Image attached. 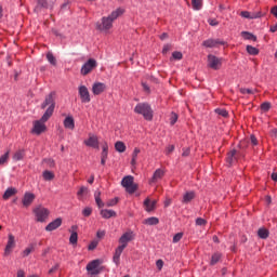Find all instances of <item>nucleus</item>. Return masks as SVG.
Wrapping results in <instances>:
<instances>
[{"mask_svg": "<svg viewBox=\"0 0 277 277\" xmlns=\"http://www.w3.org/2000/svg\"><path fill=\"white\" fill-rule=\"evenodd\" d=\"M43 179L44 181H53L55 179V174H53L51 171H44Z\"/></svg>", "mask_w": 277, "mask_h": 277, "instance_id": "72a5a7b5", "label": "nucleus"}, {"mask_svg": "<svg viewBox=\"0 0 277 277\" xmlns=\"http://www.w3.org/2000/svg\"><path fill=\"white\" fill-rule=\"evenodd\" d=\"M38 8H49V1L48 0H36Z\"/></svg>", "mask_w": 277, "mask_h": 277, "instance_id": "79ce46f5", "label": "nucleus"}, {"mask_svg": "<svg viewBox=\"0 0 277 277\" xmlns=\"http://www.w3.org/2000/svg\"><path fill=\"white\" fill-rule=\"evenodd\" d=\"M135 114H140L145 120H153V108L146 103H140L134 108Z\"/></svg>", "mask_w": 277, "mask_h": 277, "instance_id": "20e7f679", "label": "nucleus"}, {"mask_svg": "<svg viewBox=\"0 0 277 277\" xmlns=\"http://www.w3.org/2000/svg\"><path fill=\"white\" fill-rule=\"evenodd\" d=\"M47 60L48 62L52 65V66H57V60L55 58V56L53 55V53L49 52L47 54Z\"/></svg>", "mask_w": 277, "mask_h": 277, "instance_id": "2f4dec72", "label": "nucleus"}, {"mask_svg": "<svg viewBox=\"0 0 277 277\" xmlns=\"http://www.w3.org/2000/svg\"><path fill=\"white\" fill-rule=\"evenodd\" d=\"M217 44L224 45L225 42L221 41L220 39H208L202 42V45L206 47L207 49H214V47H217Z\"/></svg>", "mask_w": 277, "mask_h": 277, "instance_id": "2eb2a0df", "label": "nucleus"}, {"mask_svg": "<svg viewBox=\"0 0 277 277\" xmlns=\"http://www.w3.org/2000/svg\"><path fill=\"white\" fill-rule=\"evenodd\" d=\"M237 161V149H233L227 154V163L233 166Z\"/></svg>", "mask_w": 277, "mask_h": 277, "instance_id": "aec40b11", "label": "nucleus"}, {"mask_svg": "<svg viewBox=\"0 0 277 277\" xmlns=\"http://www.w3.org/2000/svg\"><path fill=\"white\" fill-rule=\"evenodd\" d=\"M183 239V233H177L173 236V243H179Z\"/></svg>", "mask_w": 277, "mask_h": 277, "instance_id": "a18cd8bd", "label": "nucleus"}, {"mask_svg": "<svg viewBox=\"0 0 277 277\" xmlns=\"http://www.w3.org/2000/svg\"><path fill=\"white\" fill-rule=\"evenodd\" d=\"M60 226H62V219H55L47 225L45 230H48V233H51L53 230H56V228H60Z\"/></svg>", "mask_w": 277, "mask_h": 277, "instance_id": "dca6fc26", "label": "nucleus"}, {"mask_svg": "<svg viewBox=\"0 0 277 277\" xmlns=\"http://www.w3.org/2000/svg\"><path fill=\"white\" fill-rule=\"evenodd\" d=\"M95 202L100 209H103L105 207V203L101 199V190H96L94 194Z\"/></svg>", "mask_w": 277, "mask_h": 277, "instance_id": "393cba45", "label": "nucleus"}, {"mask_svg": "<svg viewBox=\"0 0 277 277\" xmlns=\"http://www.w3.org/2000/svg\"><path fill=\"white\" fill-rule=\"evenodd\" d=\"M16 247V240L14 238V235L9 234V240L4 249V256H10L12 254V250Z\"/></svg>", "mask_w": 277, "mask_h": 277, "instance_id": "9d476101", "label": "nucleus"}, {"mask_svg": "<svg viewBox=\"0 0 277 277\" xmlns=\"http://www.w3.org/2000/svg\"><path fill=\"white\" fill-rule=\"evenodd\" d=\"M108 150H109V146L107 145V143H104L102 147V153H108Z\"/></svg>", "mask_w": 277, "mask_h": 277, "instance_id": "e2e57ef3", "label": "nucleus"}, {"mask_svg": "<svg viewBox=\"0 0 277 277\" xmlns=\"http://www.w3.org/2000/svg\"><path fill=\"white\" fill-rule=\"evenodd\" d=\"M122 187H124L128 194H135L137 192V184L133 183V176H124L121 181Z\"/></svg>", "mask_w": 277, "mask_h": 277, "instance_id": "39448f33", "label": "nucleus"}, {"mask_svg": "<svg viewBox=\"0 0 277 277\" xmlns=\"http://www.w3.org/2000/svg\"><path fill=\"white\" fill-rule=\"evenodd\" d=\"M215 114H219V116H222L223 118H226L228 116V111L226 109L216 108Z\"/></svg>", "mask_w": 277, "mask_h": 277, "instance_id": "c03bdc74", "label": "nucleus"}, {"mask_svg": "<svg viewBox=\"0 0 277 277\" xmlns=\"http://www.w3.org/2000/svg\"><path fill=\"white\" fill-rule=\"evenodd\" d=\"M189 153H190L189 148L183 149L182 157H189Z\"/></svg>", "mask_w": 277, "mask_h": 277, "instance_id": "052dcab7", "label": "nucleus"}, {"mask_svg": "<svg viewBox=\"0 0 277 277\" xmlns=\"http://www.w3.org/2000/svg\"><path fill=\"white\" fill-rule=\"evenodd\" d=\"M123 14L124 10L120 8L113 11L108 16L102 17V22L96 24V29H98V31H109V29L114 27V21Z\"/></svg>", "mask_w": 277, "mask_h": 277, "instance_id": "f03ea898", "label": "nucleus"}, {"mask_svg": "<svg viewBox=\"0 0 277 277\" xmlns=\"http://www.w3.org/2000/svg\"><path fill=\"white\" fill-rule=\"evenodd\" d=\"M17 277H25V271L19 269V271L17 272Z\"/></svg>", "mask_w": 277, "mask_h": 277, "instance_id": "69168bd1", "label": "nucleus"}, {"mask_svg": "<svg viewBox=\"0 0 277 277\" xmlns=\"http://www.w3.org/2000/svg\"><path fill=\"white\" fill-rule=\"evenodd\" d=\"M157 205V201H150L149 198L145 199L144 201V207H145V210L150 213V211H155V207Z\"/></svg>", "mask_w": 277, "mask_h": 277, "instance_id": "6ab92c4d", "label": "nucleus"}, {"mask_svg": "<svg viewBox=\"0 0 277 277\" xmlns=\"http://www.w3.org/2000/svg\"><path fill=\"white\" fill-rule=\"evenodd\" d=\"M258 236L260 237V239H267V237H269V230L265 228H260L258 230Z\"/></svg>", "mask_w": 277, "mask_h": 277, "instance_id": "c85d7f7f", "label": "nucleus"}, {"mask_svg": "<svg viewBox=\"0 0 277 277\" xmlns=\"http://www.w3.org/2000/svg\"><path fill=\"white\" fill-rule=\"evenodd\" d=\"M34 213L37 217V222H45L47 217H49V209L39 206L34 210Z\"/></svg>", "mask_w": 277, "mask_h": 277, "instance_id": "6e6552de", "label": "nucleus"}, {"mask_svg": "<svg viewBox=\"0 0 277 277\" xmlns=\"http://www.w3.org/2000/svg\"><path fill=\"white\" fill-rule=\"evenodd\" d=\"M9 159H10V151H6L4 155L0 157V166H3V163H8Z\"/></svg>", "mask_w": 277, "mask_h": 277, "instance_id": "ea45409f", "label": "nucleus"}, {"mask_svg": "<svg viewBox=\"0 0 277 277\" xmlns=\"http://www.w3.org/2000/svg\"><path fill=\"white\" fill-rule=\"evenodd\" d=\"M137 155H140V148L135 147L132 153V158L137 159Z\"/></svg>", "mask_w": 277, "mask_h": 277, "instance_id": "13d9d810", "label": "nucleus"}, {"mask_svg": "<svg viewBox=\"0 0 277 277\" xmlns=\"http://www.w3.org/2000/svg\"><path fill=\"white\" fill-rule=\"evenodd\" d=\"M156 266L158 267V269H162L163 268V260H158L156 262Z\"/></svg>", "mask_w": 277, "mask_h": 277, "instance_id": "bf43d9fd", "label": "nucleus"}, {"mask_svg": "<svg viewBox=\"0 0 277 277\" xmlns=\"http://www.w3.org/2000/svg\"><path fill=\"white\" fill-rule=\"evenodd\" d=\"M96 66V60L90 58L87 63L82 65L80 72L81 75H83V77H85V75H90V72H92V70H94Z\"/></svg>", "mask_w": 277, "mask_h": 277, "instance_id": "0eeeda50", "label": "nucleus"}, {"mask_svg": "<svg viewBox=\"0 0 277 277\" xmlns=\"http://www.w3.org/2000/svg\"><path fill=\"white\" fill-rule=\"evenodd\" d=\"M239 92L242 93V94H254V90L246 89V88H240Z\"/></svg>", "mask_w": 277, "mask_h": 277, "instance_id": "49530a36", "label": "nucleus"}, {"mask_svg": "<svg viewBox=\"0 0 277 277\" xmlns=\"http://www.w3.org/2000/svg\"><path fill=\"white\" fill-rule=\"evenodd\" d=\"M196 225L197 226H206L207 225V220L202 219V217H198L196 220Z\"/></svg>", "mask_w": 277, "mask_h": 277, "instance_id": "09e8293b", "label": "nucleus"}, {"mask_svg": "<svg viewBox=\"0 0 277 277\" xmlns=\"http://www.w3.org/2000/svg\"><path fill=\"white\" fill-rule=\"evenodd\" d=\"M101 215L104 220H109V217H116V211L104 209L101 210Z\"/></svg>", "mask_w": 277, "mask_h": 277, "instance_id": "412c9836", "label": "nucleus"}, {"mask_svg": "<svg viewBox=\"0 0 277 277\" xmlns=\"http://www.w3.org/2000/svg\"><path fill=\"white\" fill-rule=\"evenodd\" d=\"M241 36H242V38H245V40H253V42H256V36H254L251 32L242 31Z\"/></svg>", "mask_w": 277, "mask_h": 277, "instance_id": "7c9ffc66", "label": "nucleus"}, {"mask_svg": "<svg viewBox=\"0 0 277 277\" xmlns=\"http://www.w3.org/2000/svg\"><path fill=\"white\" fill-rule=\"evenodd\" d=\"M208 66L212 68V70H220L222 66V58H219L215 55L209 54L208 55Z\"/></svg>", "mask_w": 277, "mask_h": 277, "instance_id": "1a4fd4ad", "label": "nucleus"}, {"mask_svg": "<svg viewBox=\"0 0 277 277\" xmlns=\"http://www.w3.org/2000/svg\"><path fill=\"white\" fill-rule=\"evenodd\" d=\"M96 237H98V239H103V237H105V232L98 230V232L96 233Z\"/></svg>", "mask_w": 277, "mask_h": 277, "instance_id": "680f3d73", "label": "nucleus"}, {"mask_svg": "<svg viewBox=\"0 0 277 277\" xmlns=\"http://www.w3.org/2000/svg\"><path fill=\"white\" fill-rule=\"evenodd\" d=\"M25 157V151L18 150L14 154L13 159L14 161H21Z\"/></svg>", "mask_w": 277, "mask_h": 277, "instance_id": "f704fd0d", "label": "nucleus"}, {"mask_svg": "<svg viewBox=\"0 0 277 277\" xmlns=\"http://www.w3.org/2000/svg\"><path fill=\"white\" fill-rule=\"evenodd\" d=\"M64 127L65 129H75V119L72 117H66L64 120Z\"/></svg>", "mask_w": 277, "mask_h": 277, "instance_id": "5701e85b", "label": "nucleus"}, {"mask_svg": "<svg viewBox=\"0 0 277 277\" xmlns=\"http://www.w3.org/2000/svg\"><path fill=\"white\" fill-rule=\"evenodd\" d=\"M115 148L117 153H124L127 150V145H124V142L118 141L115 143Z\"/></svg>", "mask_w": 277, "mask_h": 277, "instance_id": "a878e982", "label": "nucleus"}, {"mask_svg": "<svg viewBox=\"0 0 277 277\" xmlns=\"http://www.w3.org/2000/svg\"><path fill=\"white\" fill-rule=\"evenodd\" d=\"M84 144L90 148H96L98 150V136L94 134H89V138L84 140Z\"/></svg>", "mask_w": 277, "mask_h": 277, "instance_id": "ddd939ff", "label": "nucleus"}, {"mask_svg": "<svg viewBox=\"0 0 277 277\" xmlns=\"http://www.w3.org/2000/svg\"><path fill=\"white\" fill-rule=\"evenodd\" d=\"M16 194H18V190L14 187H10L4 192L2 198L3 200H10V198H12V196H16Z\"/></svg>", "mask_w": 277, "mask_h": 277, "instance_id": "a211bd4d", "label": "nucleus"}, {"mask_svg": "<svg viewBox=\"0 0 277 277\" xmlns=\"http://www.w3.org/2000/svg\"><path fill=\"white\" fill-rule=\"evenodd\" d=\"M133 239H135V235L133 234V232H126L119 238L120 246L115 250V254L113 258V261L114 263H116V265L120 264V256L122 252H124V248H127V246H129V242L133 241Z\"/></svg>", "mask_w": 277, "mask_h": 277, "instance_id": "7ed1b4c3", "label": "nucleus"}, {"mask_svg": "<svg viewBox=\"0 0 277 277\" xmlns=\"http://www.w3.org/2000/svg\"><path fill=\"white\" fill-rule=\"evenodd\" d=\"M261 110L264 111V113H267L269 111V109H272V103L269 102H264L261 104Z\"/></svg>", "mask_w": 277, "mask_h": 277, "instance_id": "e433bc0d", "label": "nucleus"}, {"mask_svg": "<svg viewBox=\"0 0 277 277\" xmlns=\"http://www.w3.org/2000/svg\"><path fill=\"white\" fill-rule=\"evenodd\" d=\"M106 90H107V84L103 82H95L92 85V93L95 96L103 94V92H105Z\"/></svg>", "mask_w": 277, "mask_h": 277, "instance_id": "f8f14e48", "label": "nucleus"}, {"mask_svg": "<svg viewBox=\"0 0 277 277\" xmlns=\"http://www.w3.org/2000/svg\"><path fill=\"white\" fill-rule=\"evenodd\" d=\"M271 31H272V34H276V31H277V24L271 26Z\"/></svg>", "mask_w": 277, "mask_h": 277, "instance_id": "338daca9", "label": "nucleus"}, {"mask_svg": "<svg viewBox=\"0 0 277 277\" xmlns=\"http://www.w3.org/2000/svg\"><path fill=\"white\" fill-rule=\"evenodd\" d=\"M96 246H98V241L93 240V241L89 245V250H95Z\"/></svg>", "mask_w": 277, "mask_h": 277, "instance_id": "864d4df0", "label": "nucleus"}, {"mask_svg": "<svg viewBox=\"0 0 277 277\" xmlns=\"http://www.w3.org/2000/svg\"><path fill=\"white\" fill-rule=\"evenodd\" d=\"M271 179L277 183V173H272Z\"/></svg>", "mask_w": 277, "mask_h": 277, "instance_id": "774afa93", "label": "nucleus"}, {"mask_svg": "<svg viewBox=\"0 0 277 277\" xmlns=\"http://www.w3.org/2000/svg\"><path fill=\"white\" fill-rule=\"evenodd\" d=\"M194 198H196V194L194 192H187L184 196H183V200L182 202L184 205H187L188 202H192V200H194Z\"/></svg>", "mask_w": 277, "mask_h": 277, "instance_id": "4be33fe9", "label": "nucleus"}, {"mask_svg": "<svg viewBox=\"0 0 277 277\" xmlns=\"http://www.w3.org/2000/svg\"><path fill=\"white\" fill-rule=\"evenodd\" d=\"M82 215H83L84 217H90V216L92 215V208H90V207L84 208V209L82 210Z\"/></svg>", "mask_w": 277, "mask_h": 277, "instance_id": "a19ab883", "label": "nucleus"}, {"mask_svg": "<svg viewBox=\"0 0 277 277\" xmlns=\"http://www.w3.org/2000/svg\"><path fill=\"white\" fill-rule=\"evenodd\" d=\"M172 58L173 60H183V53L175 51L172 53Z\"/></svg>", "mask_w": 277, "mask_h": 277, "instance_id": "de8ad7c7", "label": "nucleus"}, {"mask_svg": "<svg viewBox=\"0 0 277 277\" xmlns=\"http://www.w3.org/2000/svg\"><path fill=\"white\" fill-rule=\"evenodd\" d=\"M179 120V115H176L175 113H172L171 114V117H170V124L171 126H174L176 124V121Z\"/></svg>", "mask_w": 277, "mask_h": 277, "instance_id": "37998d69", "label": "nucleus"}, {"mask_svg": "<svg viewBox=\"0 0 277 277\" xmlns=\"http://www.w3.org/2000/svg\"><path fill=\"white\" fill-rule=\"evenodd\" d=\"M209 25H211V27H217L220 25V22H217V19L214 18H210L208 19Z\"/></svg>", "mask_w": 277, "mask_h": 277, "instance_id": "8fccbe9b", "label": "nucleus"}, {"mask_svg": "<svg viewBox=\"0 0 277 277\" xmlns=\"http://www.w3.org/2000/svg\"><path fill=\"white\" fill-rule=\"evenodd\" d=\"M115 205H118V198L111 199L107 202V207H115Z\"/></svg>", "mask_w": 277, "mask_h": 277, "instance_id": "603ef678", "label": "nucleus"}, {"mask_svg": "<svg viewBox=\"0 0 277 277\" xmlns=\"http://www.w3.org/2000/svg\"><path fill=\"white\" fill-rule=\"evenodd\" d=\"M100 265L101 260H93L87 265V272H89L91 276H98V274H101Z\"/></svg>", "mask_w": 277, "mask_h": 277, "instance_id": "423d86ee", "label": "nucleus"}, {"mask_svg": "<svg viewBox=\"0 0 277 277\" xmlns=\"http://www.w3.org/2000/svg\"><path fill=\"white\" fill-rule=\"evenodd\" d=\"M79 239V236L77 235V232L71 233L70 237H69V243H72V246H75V243H77Z\"/></svg>", "mask_w": 277, "mask_h": 277, "instance_id": "58836bf2", "label": "nucleus"}, {"mask_svg": "<svg viewBox=\"0 0 277 277\" xmlns=\"http://www.w3.org/2000/svg\"><path fill=\"white\" fill-rule=\"evenodd\" d=\"M167 155L174 153V145H169L166 150Z\"/></svg>", "mask_w": 277, "mask_h": 277, "instance_id": "6e6d98bb", "label": "nucleus"}, {"mask_svg": "<svg viewBox=\"0 0 277 277\" xmlns=\"http://www.w3.org/2000/svg\"><path fill=\"white\" fill-rule=\"evenodd\" d=\"M145 224H147L148 226H157V224H159V219L151 216L145 220Z\"/></svg>", "mask_w": 277, "mask_h": 277, "instance_id": "c756f323", "label": "nucleus"}, {"mask_svg": "<svg viewBox=\"0 0 277 277\" xmlns=\"http://www.w3.org/2000/svg\"><path fill=\"white\" fill-rule=\"evenodd\" d=\"M271 13L277 18V5L271 10Z\"/></svg>", "mask_w": 277, "mask_h": 277, "instance_id": "0e129e2a", "label": "nucleus"}, {"mask_svg": "<svg viewBox=\"0 0 277 277\" xmlns=\"http://www.w3.org/2000/svg\"><path fill=\"white\" fill-rule=\"evenodd\" d=\"M88 195V187L81 186L77 193L78 200H83V196Z\"/></svg>", "mask_w": 277, "mask_h": 277, "instance_id": "bb28decb", "label": "nucleus"}, {"mask_svg": "<svg viewBox=\"0 0 277 277\" xmlns=\"http://www.w3.org/2000/svg\"><path fill=\"white\" fill-rule=\"evenodd\" d=\"M170 49H172V45L166 44V45L163 47V49H162L163 55H166V53H168V52L170 51Z\"/></svg>", "mask_w": 277, "mask_h": 277, "instance_id": "4d7b16f0", "label": "nucleus"}, {"mask_svg": "<svg viewBox=\"0 0 277 277\" xmlns=\"http://www.w3.org/2000/svg\"><path fill=\"white\" fill-rule=\"evenodd\" d=\"M79 96L81 98V103H90V91L88 90V87L80 85L78 89Z\"/></svg>", "mask_w": 277, "mask_h": 277, "instance_id": "9b49d317", "label": "nucleus"}, {"mask_svg": "<svg viewBox=\"0 0 277 277\" xmlns=\"http://www.w3.org/2000/svg\"><path fill=\"white\" fill-rule=\"evenodd\" d=\"M250 142L253 146H256V144H259V141L256 140V136L254 135H251L250 136Z\"/></svg>", "mask_w": 277, "mask_h": 277, "instance_id": "5fc2aeb1", "label": "nucleus"}, {"mask_svg": "<svg viewBox=\"0 0 277 277\" xmlns=\"http://www.w3.org/2000/svg\"><path fill=\"white\" fill-rule=\"evenodd\" d=\"M55 98H56L55 91H52L49 95L45 96V100L41 104V109H47V110L40 120H37L34 122V128L31 130V133H35V135H40L44 133V131H47V126L44 124V122H47L49 118L53 116V111H55Z\"/></svg>", "mask_w": 277, "mask_h": 277, "instance_id": "f257e3e1", "label": "nucleus"}, {"mask_svg": "<svg viewBox=\"0 0 277 277\" xmlns=\"http://www.w3.org/2000/svg\"><path fill=\"white\" fill-rule=\"evenodd\" d=\"M240 15L242 16V18H259V15H252L250 12L248 11H242L240 13Z\"/></svg>", "mask_w": 277, "mask_h": 277, "instance_id": "4c0bfd02", "label": "nucleus"}, {"mask_svg": "<svg viewBox=\"0 0 277 277\" xmlns=\"http://www.w3.org/2000/svg\"><path fill=\"white\" fill-rule=\"evenodd\" d=\"M60 269V264L56 263L53 267L50 268L49 274H55Z\"/></svg>", "mask_w": 277, "mask_h": 277, "instance_id": "3c124183", "label": "nucleus"}, {"mask_svg": "<svg viewBox=\"0 0 277 277\" xmlns=\"http://www.w3.org/2000/svg\"><path fill=\"white\" fill-rule=\"evenodd\" d=\"M222 259V253L216 252L212 255L210 265H216V263H220V260Z\"/></svg>", "mask_w": 277, "mask_h": 277, "instance_id": "cd10ccee", "label": "nucleus"}, {"mask_svg": "<svg viewBox=\"0 0 277 277\" xmlns=\"http://www.w3.org/2000/svg\"><path fill=\"white\" fill-rule=\"evenodd\" d=\"M194 10H202V0H192Z\"/></svg>", "mask_w": 277, "mask_h": 277, "instance_id": "473e14b6", "label": "nucleus"}, {"mask_svg": "<svg viewBox=\"0 0 277 277\" xmlns=\"http://www.w3.org/2000/svg\"><path fill=\"white\" fill-rule=\"evenodd\" d=\"M36 200V195L34 193H25L22 203L24 207H31V203Z\"/></svg>", "mask_w": 277, "mask_h": 277, "instance_id": "4468645a", "label": "nucleus"}, {"mask_svg": "<svg viewBox=\"0 0 277 277\" xmlns=\"http://www.w3.org/2000/svg\"><path fill=\"white\" fill-rule=\"evenodd\" d=\"M166 173L163 172V170L161 169H157L155 172H154V175L150 180V183H157L158 181H161V179H163V175Z\"/></svg>", "mask_w": 277, "mask_h": 277, "instance_id": "f3484780", "label": "nucleus"}, {"mask_svg": "<svg viewBox=\"0 0 277 277\" xmlns=\"http://www.w3.org/2000/svg\"><path fill=\"white\" fill-rule=\"evenodd\" d=\"M247 53H249V55H259V49L252 45H247Z\"/></svg>", "mask_w": 277, "mask_h": 277, "instance_id": "c9c22d12", "label": "nucleus"}, {"mask_svg": "<svg viewBox=\"0 0 277 277\" xmlns=\"http://www.w3.org/2000/svg\"><path fill=\"white\" fill-rule=\"evenodd\" d=\"M36 250V243H30L28 247L22 252L23 259H26V256H29L31 252Z\"/></svg>", "mask_w": 277, "mask_h": 277, "instance_id": "b1692460", "label": "nucleus"}]
</instances>
